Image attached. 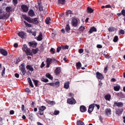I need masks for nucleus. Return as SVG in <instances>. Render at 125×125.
I'll return each instance as SVG.
<instances>
[{"mask_svg":"<svg viewBox=\"0 0 125 125\" xmlns=\"http://www.w3.org/2000/svg\"><path fill=\"white\" fill-rule=\"evenodd\" d=\"M9 17V14L3 12V9L0 8V20L1 19H7Z\"/></svg>","mask_w":125,"mask_h":125,"instance_id":"f257e3e1","label":"nucleus"},{"mask_svg":"<svg viewBox=\"0 0 125 125\" xmlns=\"http://www.w3.org/2000/svg\"><path fill=\"white\" fill-rule=\"evenodd\" d=\"M22 50L24 51L27 55H32V53L30 51V49L27 46V45L24 44L22 47Z\"/></svg>","mask_w":125,"mask_h":125,"instance_id":"f03ea898","label":"nucleus"},{"mask_svg":"<svg viewBox=\"0 0 125 125\" xmlns=\"http://www.w3.org/2000/svg\"><path fill=\"white\" fill-rule=\"evenodd\" d=\"M46 109V107L44 106H41L39 108V114L41 116H42L43 115V111Z\"/></svg>","mask_w":125,"mask_h":125,"instance_id":"7ed1b4c3","label":"nucleus"},{"mask_svg":"<svg viewBox=\"0 0 125 125\" xmlns=\"http://www.w3.org/2000/svg\"><path fill=\"white\" fill-rule=\"evenodd\" d=\"M71 24L74 27H77L78 25V20L75 18H73L71 20Z\"/></svg>","mask_w":125,"mask_h":125,"instance_id":"20e7f679","label":"nucleus"},{"mask_svg":"<svg viewBox=\"0 0 125 125\" xmlns=\"http://www.w3.org/2000/svg\"><path fill=\"white\" fill-rule=\"evenodd\" d=\"M67 101V103H68V104H70L71 105L75 104L76 103H77V102H76V100L74 98L68 99Z\"/></svg>","mask_w":125,"mask_h":125,"instance_id":"39448f33","label":"nucleus"},{"mask_svg":"<svg viewBox=\"0 0 125 125\" xmlns=\"http://www.w3.org/2000/svg\"><path fill=\"white\" fill-rule=\"evenodd\" d=\"M96 77L98 80H103L104 79V76L102 75V73H100L99 72H97L96 73Z\"/></svg>","mask_w":125,"mask_h":125,"instance_id":"423d86ee","label":"nucleus"},{"mask_svg":"<svg viewBox=\"0 0 125 125\" xmlns=\"http://www.w3.org/2000/svg\"><path fill=\"white\" fill-rule=\"evenodd\" d=\"M94 107H95V104H93L89 105V108L88 109V113L90 114L93 111V109H94Z\"/></svg>","mask_w":125,"mask_h":125,"instance_id":"0eeeda50","label":"nucleus"},{"mask_svg":"<svg viewBox=\"0 0 125 125\" xmlns=\"http://www.w3.org/2000/svg\"><path fill=\"white\" fill-rule=\"evenodd\" d=\"M45 102L47 103L49 105H51V106H53V105H55V102L54 101H50L49 100L46 99L45 100Z\"/></svg>","mask_w":125,"mask_h":125,"instance_id":"6e6552de","label":"nucleus"},{"mask_svg":"<svg viewBox=\"0 0 125 125\" xmlns=\"http://www.w3.org/2000/svg\"><path fill=\"white\" fill-rule=\"evenodd\" d=\"M46 63H47V65H46L47 68H49L50 66V64L52 63V59L50 58H47L46 59Z\"/></svg>","mask_w":125,"mask_h":125,"instance_id":"1a4fd4ad","label":"nucleus"},{"mask_svg":"<svg viewBox=\"0 0 125 125\" xmlns=\"http://www.w3.org/2000/svg\"><path fill=\"white\" fill-rule=\"evenodd\" d=\"M21 7L23 12H27L28 10H29V7H28L26 5H22Z\"/></svg>","mask_w":125,"mask_h":125,"instance_id":"9d476101","label":"nucleus"},{"mask_svg":"<svg viewBox=\"0 0 125 125\" xmlns=\"http://www.w3.org/2000/svg\"><path fill=\"white\" fill-rule=\"evenodd\" d=\"M18 35L21 39H25L26 33H25L24 32H20L18 34Z\"/></svg>","mask_w":125,"mask_h":125,"instance_id":"9b49d317","label":"nucleus"},{"mask_svg":"<svg viewBox=\"0 0 125 125\" xmlns=\"http://www.w3.org/2000/svg\"><path fill=\"white\" fill-rule=\"evenodd\" d=\"M0 52L1 54H2V55H3L4 56H6L8 54L7 51L3 49H0Z\"/></svg>","mask_w":125,"mask_h":125,"instance_id":"f8f14e48","label":"nucleus"},{"mask_svg":"<svg viewBox=\"0 0 125 125\" xmlns=\"http://www.w3.org/2000/svg\"><path fill=\"white\" fill-rule=\"evenodd\" d=\"M36 40H37V41H39V42H41V41H42V32L40 33L38 37H36Z\"/></svg>","mask_w":125,"mask_h":125,"instance_id":"ddd939ff","label":"nucleus"},{"mask_svg":"<svg viewBox=\"0 0 125 125\" xmlns=\"http://www.w3.org/2000/svg\"><path fill=\"white\" fill-rule=\"evenodd\" d=\"M80 109L82 113H84V112H86V107L84 105H81Z\"/></svg>","mask_w":125,"mask_h":125,"instance_id":"4468645a","label":"nucleus"},{"mask_svg":"<svg viewBox=\"0 0 125 125\" xmlns=\"http://www.w3.org/2000/svg\"><path fill=\"white\" fill-rule=\"evenodd\" d=\"M26 69L29 70L30 72H33L34 71V67H33V66L31 65H27L26 66Z\"/></svg>","mask_w":125,"mask_h":125,"instance_id":"2eb2a0df","label":"nucleus"},{"mask_svg":"<svg viewBox=\"0 0 125 125\" xmlns=\"http://www.w3.org/2000/svg\"><path fill=\"white\" fill-rule=\"evenodd\" d=\"M111 109L109 108H107L105 109V113L107 116H109V115H111Z\"/></svg>","mask_w":125,"mask_h":125,"instance_id":"dca6fc26","label":"nucleus"},{"mask_svg":"<svg viewBox=\"0 0 125 125\" xmlns=\"http://www.w3.org/2000/svg\"><path fill=\"white\" fill-rule=\"evenodd\" d=\"M61 72V68L60 67H57L55 70V73L56 75H59Z\"/></svg>","mask_w":125,"mask_h":125,"instance_id":"f3484780","label":"nucleus"},{"mask_svg":"<svg viewBox=\"0 0 125 125\" xmlns=\"http://www.w3.org/2000/svg\"><path fill=\"white\" fill-rule=\"evenodd\" d=\"M24 19L27 21V22H29V23H33V19L30 17H25Z\"/></svg>","mask_w":125,"mask_h":125,"instance_id":"a211bd4d","label":"nucleus"},{"mask_svg":"<svg viewBox=\"0 0 125 125\" xmlns=\"http://www.w3.org/2000/svg\"><path fill=\"white\" fill-rule=\"evenodd\" d=\"M28 44L31 47H36L37 46V43L35 42H29Z\"/></svg>","mask_w":125,"mask_h":125,"instance_id":"6ab92c4d","label":"nucleus"},{"mask_svg":"<svg viewBox=\"0 0 125 125\" xmlns=\"http://www.w3.org/2000/svg\"><path fill=\"white\" fill-rule=\"evenodd\" d=\"M28 15L30 16L31 17H33L35 16V12L33 10H30L28 12Z\"/></svg>","mask_w":125,"mask_h":125,"instance_id":"aec40b11","label":"nucleus"},{"mask_svg":"<svg viewBox=\"0 0 125 125\" xmlns=\"http://www.w3.org/2000/svg\"><path fill=\"white\" fill-rule=\"evenodd\" d=\"M5 10L8 13H10L12 11V8L10 6H7L6 7Z\"/></svg>","mask_w":125,"mask_h":125,"instance_id":"412c9836","label":"nucleus"},{"mask_svg":"<svg viewBox=\"0 0 125 125\" xmlns=\"http://www.w3.org/2000/svg\"><path fill=\"white\" fill-rule=\"evenodd\" d=\"M93 32H97V30L96 29V28L94 27H92L90 28V30L89 31V33L91 34L93 33Z\"/></svg>","mask_w":125,"mask_h":125,"instance_id":"4be33fe9","label":"nucleus"},{"mask_svg":"<svg viewBox=\"0 0 125 125\" xmlns=\"http://www.w3.org/2000/svg\"><path fill=\"white\" fill-rule=\"evenodd\" d=\"M114 105H116V106H117V107H123L124 104L122 102H119V103L115 102Z\"/></svg>","mask_w":125,"mask_h":125,"instance_id":"5701e85b","label":"nucleus"},{"mask_svg":"<svg viewBox=\"0 0 125 125\" xmlns=\"http://www.w3.org/2000/svg\"><path fill=\"white\" fill-rule=\"evenodd\" d=\"M117 30L116 28L113 26H111L108 28V32H115Z\"/></svg>","mask_w":125,"mask_h":125,"instance_id":"b1692460","label":"nucleus"},{"mask_svg":"<svg viewBox=\"0 0 125 125\" xmlns=\"http://www.w3.org/2000/svg\"><path fill=\"white\" fill-rule=\"evenodd\" d=\"M123 111L121 109H117L116 110L115 113L116 115H121Z\"/></svg>","mask_w":125,"mask_h":125,"instance_id":"393cba45","label":"nucleus"},{"mask_svg":"<svg viewBox=\"0 0 125 125\" xmlns=\"http://www.w3.org/2000/svg\"><path fill=\"white\" fill-rule=\"evenodd\" d=\"M70 85V82H67V83H65L64 85V88H65V89H68L69 88V86Z\"/></svg>","mask_w":125,"mask_h":125,"instance_id":"a878e982","label":"nucleus"},{"mask_svg":"<svg viewBox=\"0 0 125 125\" xmlns=\"http://www.w3.org/2000/svg\"><path fill=\"white\" fill-rule=\"evenodd\" d=\"M27 81H28V82L29 83L30 86H31V87H34V84H33V83L32 82V81L31 80V78H28Z\"/></svg>","mask_w":125,"mask_h":125,"instance_id":"bb28decb","label":"nucleus"},{"mask_svg":"<svg viewBox=\"0 0 125 125\" xmlns=\"http://www.w3.org/2000/svg\"><path fill=\"white\" fill-rule=\"evenodd\" d=\"M104 98L106 100H108V101H110L111 99V95L107 94L104 96Z\"/></svg>","mask_w":125,"mask_h":125,"instance_id":"cd10ccee","label":"nucleus"},{"mask_svg":"<svg viewBox=\"0 0 125 125\" xmlns=\"http://www.w3.org/2000/svg\"><path fill=\"white\" fill-rule=\"evenodd\" d=\"M46 78H48V79H49V80H52L53 79V77L50 75L49 73H47L46 74Z\"/></svg>","mask_w":125,"mask_h":125,"instance_id":"c85d7f7f","label":"nucleus"},{"mask_svg":"<svg viewBox=\"0 0 125 125\" xmlns=\"http://www.w3.org/2000/svg\"><path fill=\"white\" fill-rule=\"evenodd\" d=\"M87 11L88 12V13H92V12H93V11H94V10H93L92 8L88 7L87 9Z\"/></svg>","mask_w":125,"mask_h":125,"instance_id":"c756f323","label":"nucleus"},{"mask_svg":"<svg viewBox=\"0 0 125 125\" xmlns=\"http://www.w3.org/2000/svg\"><path fill=\"white\" fill-rule=\"evenodd\" d=\"M120 88H121V86H120V85H116L114 87V90L115 91H119V90H120Z\"/></svg>","mask_w":125,"mask_h":125,"instance_id":"7c9ffc66","label":"nucleus"},{"mask_svg":"<svg viewBox=\"0 0 125 125\" xmlns=\"http://www.w3.org/2000/svg\"><path fill=\"white\" fill-rule=\"evenodd\" d=\"M51 20L50 19V18H47L45 20V23L47 24V25H48V24H50V21Z\"/></svg>","mask_w":125,"mask_h":125,"instance_id":"2f4dec72","label":"nucleus"},{"mask_svg":"<svg viewBox=\"0 0 125 125\" xmlns=\"http://www.w3.org/2000/svg\"><path fill=\"white\" fill-rule=\"evenodd\" d=\"M32 23H34V24H39V21L37 18L32 19Z\"/></svg>","mask_w":125,"mask_h":125,"instance_id":"473e14b6","label":"nucleus"},{"mask_svg":"<svg viewBox=\"0 0 125 125\" xmlns=\"http://www.w3.org/2000/svg\"><path fill=\"white\" fill-rule=\"evenodd\" d=\"M28 32V33H30L31 34H32V35L34 36V37H36L37 35V31H32L31 30H29Z\"/></svg>","mask_w":125,"mask_h":125,"instance_id":"72a5a7b5","label":"nucleus"},{"mask_svg":"<svg viewBox=\"0 0 125 125\" xmlns=\"http://www.w3.org/2000/svg\"><path fill=\"white\" fill-rule=\"evenodd\" d=\"M58 3L60 4H65L66 3V1L65 0H59Z\"/></svg>","mask_w":125,"mask_h":125,"instance_id":"f704fd0d","label":"nucleus"},{"mask_svg":"<svg viewBox=\"0 0 125 125\" xmlns=\"http://www.w3.org/2000/svg\"><path fill=\"white\" fill-rule=\"evenodd\" d=\"M76 66L77 69H80L82 67V63L81 62H77L76 63Z\"/></svg>","mask_w":125,"mask_h":125,"instance_id":"c9c22d12","label":"nucleus"},{"mask_svg":"<svg viewBox=\"0 0 125 125\" xmlns=\"http://www.w3.org/2000/svg\"><path fill=\"white\" fill-rule=\"evenodd\" d=\"M62 49H69V46L66 45L65 46H61Z\"/></svg>","mask_w":125,"mask_h":125,"instance_id":"e433bc0d","label":"nucleus"},{"mask_svg":"<svg viewBox=\"0 0 125 125\" xmlns=\"http://www.w3.org/2000/svg\"><path fill=\"white\" fill-rule=\"evenodd\" d=\"M21 70L22 71L23 70H25V64L22 63L21 66H20Z\"/></svg>","mask_w":125,"mask_h":125,"instance_id":"4c0bfd02","label":"nucleus"},{"mask_svg":"<svg viewBox=\"0 0 125 125\" xmlns=\"http://www.w3.org/2000/svg\"><path fill=\"white\" fill-rule=\"evenodd\" d=\"M42 82H43V83H48V79H45L44 78H42L41 79Z\"/></svg>","mask_w":125,"mask_h":125,"instance_id":"58836bf2","label":"nucleus"},{"mask_svg":"<svg viewBox=\"0 0 125 125\" xmlns=\"http://www.w3.org/2000/svg\"><path fill=\"white\" fill-rule=\"evenodd\" d=\"M119 35H125V30L121 29L119 31Z\"/></svg>","mask_w":125,"mask_h":125,"instance_id":"ea45409f","label":"nucleus"},{"mask_svg":"<svg viewBox=\"0 0 125 125\" xmlns=\"http://www.w3.org/2000/svg\"><path fill=\"white\" fill-rule=\"evenodd\" d=\"M32 51L34 54H36L38 53V51H39V49H33L32 50Z\"/></svg>","mask_w":125,"mask_h":125,"instance_id":"a19ab883","label":"nucleus"},{"mask_svg":"<svg viewBox=\"0 0 125 125\" xmlns=\"http://www.w3.org/2000/svg\"><path fill=\"white\" fill-rule=\"evenodd\" d=\"M32 81L34 83L35 86H38V83H39V81L35 79H33Z\"/></svg>","mask_w":125,"mask_h":125,"instance_id":"79ce46f5","label":"nucleus"},{"mask_svg":"<svg viewBox=\"0 0 125 125\" xmlns=\"http://www.w3.org/2000/svg\"><path fill=\"white\" fill-rule=\"evenodd\" d=\"M24 24H25L26 27H29V28L32 27V24L28 23L25 21H24Z\"/></svg>","mask_w":125,"mask_h":125,"instance_id":"37998d69","label":"nucleus"},{"mask_svg":"<svg viewBox=\"0 0 125 125\" xmlns=\"http://www.w3.org/2000/svg\"><path fill=\"white\" fill-rule=\"evenodd\" d=\"M84 29H85V27H84V26H81L79 28V30L81 31V32H83V31L84 30Z\"/></svg>","mask_w":125,"mask_h":125,"instance_id":"c03bdc74","label":"nucleus"},{"mask_svg":"<svg viewBox=\"0 0 125 125\" xmlns=\"http://www.w3.org/2000/svg\"><path fill=\"white\" fill-rule=\"evenodd\" d=\"M78 125H84V123L82 121H78L77 122Z\"/></svg>","mask_w":125,"mask_h":125,"instance_id":"a18cd8bd","label":"nucleus"},{"mask_svg":"<svg viewBox=\"0 0 125 125\" xmlns=\"http://www.w3.org/2000/svg\"><path fill=\"white\" fill-rule=\"evenodd\" d=\"M118 39H119V38H118V37L117 36H115V37H114V39H113V42H118Z\"/></svg>","mask_w":125,"mask_h":125,"instance_id":"49530a36","label":"nucleus"},{"mask_svg":"<svg viewBox=\"0 0 125 125\" xmlns=\"http://www.w3.org/2000/svg\"><path fill=\"white\" fill-rule=\"evenodd\" d=\"M65 30L66 31V32H69L70 31V26H69V25H67L66 27H65Z\"/></svg>","mask_w":125,"mask_h":125,"instance_id":"de8ad7c7","label":"nucleus"},{"mask_svg":"<svg viewBox=\"0 0 125 125\" xmlns=\"http://www.w3.org/2000/svg\"><path fill=\"white\" fill-rule=\"evenodd\" d=\"M50 52L52 54H54L55 53V50L54 49V48H52L50 49Z\"/></svg>","mask_w":125,"mask_h":125,"instance_id":"09e8293b","label":"nucleus"},{"mask_svg":"<svg viewBox=\"0 0 125 125\" xmlns=\"http://www.w3.org/2000/svg\"><path fill=\"white\" fill-rule=\"evenodd\" d=\"M54 84H55V86L58 87V86H59V85H60V83H59V82H56L55 83H54Z\"/></svg>","mask_w":125,"mask_h":125,"instance_id":"8fccbe9b","label":"nucleus"},{"mask_svg":"<svg viewBox=\"0 0 125 125\" xmlns=\"http://www.w3.org/2000/svg\"><path fill=\"white\" fill-rule=\"evenodd\" d=\"M61 49H62V48L61 47H58L57 48V52H60V51L61 50Z\"/></svg>","mask_w":125,"mask_h":125,"instance_id":"3c124183","label":"nucleus"},{"mask_svg":"<svg viewBox=\"0 0 125 125\" xmlns=\"http://www.w3.org/2000/svg\"><path fill=\"white\" fill-rule=\"evenodd\" d=\"M46 84H49V85H51V86H55V84H54V83H48Z\"/></svg>","mask_w":125,"mask_h":125,"instance_id":"603ef678","label":"nucleus"},{"mask_svg":"<svg viewBox=\"0 0 125 125\" xmlns=\"http://www.w3.org/2000/svg\"><path fill=\"white\" fill-rule=\"evenodd\" d=\"M60 113V112L59 111L56 110V111H54V114L55 115H58V114H59Z\"/></svg>","mask_w":125,"mask_h":125,"instance_id":"864d4df0","label":"nucleus"},{"mask_svg":"<svg viewBox=\"0 0 125 125\" xmlns=\"http://www.w3.org/2000/svg\"><path fill=\"white\" fill-rule=\"evenodd\" d=\"M79 52L80 53V54H82L83 52V49H80L79 50Z\"/></svg>","mask_w":125,"mask_h":125,"instance_id":"5fc2aeb1","label":"nucleus"},{"mask_svg":"<svg viewBox=\"0 0 125 125\" xmlns=\"http://www.w3.org/2000/svg\"><path fill=\"white\" fill-rule=\"evenodd\" d=\"M13 2L14 5L17 4L18 3V0H13Z\"/></svg>","mask_w":125,"mask_h":125,"instance_id":"6e6d98bb","label":"nucleus"},{"mask_svg":"<svg viewBox=\"0 0 125 125\" xmlns=\"http://www.w3.org/2000/svg\"><path fill=\"white\" fill-rule=\"evenodd\" d=\"M122 14L123 15V16H125V10L123 9L122 11Z\"/></svg>","mask_w":125,"mask_h":125,"instance_id":"4d7b16f0","label":"nucleus"},{"mask_svg":"<svg viewBox=\"0 0 125 125\" xmlns=\"http://www.w3.org/2000/svg\"><path fill=\"white\" fill-rule=\"evenodd\" d=\"M5 73V68H4V69H3L2 71V76H3V75H4Z\"/></svg>","mask_w":125,"mask_h":125,"instance_id":"13d9d810","label":"nucleus"},{"mask_svg":"<svg viewBox=\"0 0 125 125\" xmlns=\"http://www.w3.org/2000/svg\"><path fill=\"white\" fill-rule=\"evenodd\" d=\"M21 71L22 72V75H25V74H26V71L25 70V69L21 70Z\"/></svg>","mask_w":125,"mask_h":125,"instance_id":"bf43d9fd","label":"nucleus"},{"mask_svg":"<svg viewBox=\"0 0 125 125\" xmlns=\"http://www.w3.org/2000/svg\"><path fill=\"white\" fill-rule=\"evenodd\" d=\"M105 58H106L107 59H108L109 58H110V56H109L108 55H104Z\"/></svg>","mask_w":125,"mask_h":125,"instance_id":"052dcab7","label":"nucleus"},{"mask_svg":"<svg viewBox=\"0 0 125 125\" xmlns=\"http://www.w3.org/2000/svg\"><path fill=\"white\" fill-rule=\"evenodd\" d=\"M10 115H14V110H10Z\"/></svg>","mask_w":125,"mask_h":125,"instance_id":"680f3d73","label":"nucleus"},{"mask_svg":"<svg viewBox=\"0 0 125 125\" xmlns=\"http://www.w3.org/2000/svg\"><path fill=\"white\" fill-rule=\"evenodd\" d=\"M69 97H74V94L70 93L69 94Z\"/></svg>","mask_w":125,"mask_h":125,"instance_id":"e2e57ef3","label":"nucleus"},{"mask_svg":"<svg viewBox=\"0 0 125 125\" xmlns=\"http://www.w3.org/2000/svg\"><path fill=\"white\" fill-rule=\"evenodd\" d=\"M44 66H45L44 62H43L42 63V64H41V67L42 68H43V67H44Z\"/></svg>","mask_w":125,"mask_h":125,"instance_id":"0e129e2a","label":"nucleus"},{"mask_svg":"<svg viewBox=\"0 0 125 125\" xmlns=\"http://www.w3.org/2000/svg\"><path fill=\"white\" fill-rule=\"evenodd\" d=\"M29 119H30V120H33V114H30V115H29Z\"/></svg>","mask_w":125,"mask_h":125,"instance_id":"69168bd1","label":"nucleus"},{"mask_svg":"<svg viewBox=\"0 0 125 125\" xmlns=\"http://www.w3.org/2000/svg\"><path fill=\"white\" fill-rule=\"evenodd\" d=\"M97 47H98V48H102V45H101L100 44H98L97 45Z\"/></svg>","mask_w":125,"mask_h":125,"instance_id":"338daca9","label":"nucleus"},{"mask_svg":"<svg viewBox=\"0 0 125 125\" xmlns=\"http://www.w3.org/2000/svg\"><path fill=\"white\" fill-rule=\"evenodd\" d=\"M15 77H16V78H19V74L18 73L15 74Z\"/></svg>","mask_w":125,"mask_h":125,"instance_id":"774afa93","label":"nucleus"}]
</instances>
